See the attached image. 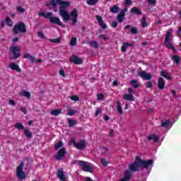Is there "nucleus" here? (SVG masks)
I'll list each match as a JSON object with an SVG mask.
<instances>
[{
    "label": "nucleus",
    "mask_w": 181,
    "mask_h": 181,
    "mask_svg": "<svg viewBox=\"0 0 181 181\" xmlns=\"http://www.w3.org/2000/svg\"><path fill=\"white\" fill-rule=\"evenodd\" d=\"M74 114H76V112L73 110H68V115H69L70 117H73V115H74Z\"/></svg>",
    "instance_id": "nucleus-49"
},
{
    "label": "nucleus",
    "mask_w": 181,
    "mask_h": 181,
    "mask_svg": "<svg viewBox=\"0 0 181 181\" xmlns=\"http://www.w3.org/2000/svg\"><path fill=\"white\" fill-rule=\"evenodd\" d=\"M117 112H119V114H122L123 112L120 102H117Z\"/></svg>",
    "instance_id": "nucleus-40"
},
{
    "label": "nucleus",
    "mask_w": 181,
    "mask_h": 181,
    "mask_svg": "<svg viewBox=\"0 0 181 181\" xmlns=\"http://www.w3.org/2000/svg\"><path fill=\"white\" fill-rule=\"evenodd\" d=\"M130 84L134 87V88H138L139 87V83H138V81L136 79H132L130 81Z\"/></svg>",
    "instance_id": "nucleus-27"
},
{
    "label": "nucleus",
    "mask_w": 181,
    "mask_h": 181,
    "mask_svg": "<svg viewBox=\"0 0 181 181\" xmlns=\"http://www.w3.org/2000/svg\"><path fill=\"white\" fill-rule=\"evenodd\" d=\"M70 62L74 63V64H83V59L76 55H73L70 58Z\"/></svg>",
    "instance_id": "nucleus-17"
},
{
    "label": "nucleus",
    "mask_w": 181,
    "mask_h": 181,
    "mask_svg": "<svg viewBox=\"0 0 181 181\" xmlns=\"http://www.w3.org/2000/svg\"><path fill=\"white\" fill-rule=\"evenodd\" d=\"M8 68L11 69V70L18 71V73H22V69L19 67V65L16 64L15 62H10Z\"/></svg>",
    "instance_id": "nucleus-14"
},
{
    "label": "nucleus",
    "mask_w": 181,
    "mask_h": 181,
    "mask_svg": "<svg viewBox=\"0 0 181 181\" xmlns=\"http://www.w3.org/2000/svg\"><path fill=\"white\" fill-rule=\"evenodd\" d=\"M139 162L140 168H143V169H148L149 166H152L153 165V160L152 159L144 160L139 157Z\"/></svg>",
    "instance_id": "nucleus-7"
},
{
    "label": "nucleus",
    "mask_w": 181,
    "mask_h": 181,
    "mask_svg": "<svg viewBox=\"0 0 181 181\" xmlns=\"http://www.w3.org/2000/svg\"><path fill=\"white\" fill-rule=\"evenodd\" d=\"M177 35V36H181V26L178 28Z\"/></svg>",
    "instance_id": "nucleus-64"
},
{
    "label": "nucleus",
    "mask_w": 181,
    "mask_h": 181,
    "mask_svg": "<svg viewBox=\"0 0 181 181\" xmlns=\"http://www.w3.org/2000/svg\"><path fill=\"white\" fill-rule=\"evenodd\" d=\"M26 24L25 23L21 21L18 23L16 24L13 28V33L14 35H19L21 33H26Z\"/></svg>",
    "instance_id": "nucleus-4"
},
{
    "label": "nucleus",
    "mask_w": 181,
    "mask_h": 181,
    "mask_svg": "<svg viewBox=\"0 0 181 181\" xmlns=\"http://www.w3.org/2000/svg\"><path fill=\"white\" fill-rule=\"evenodd\" d=\"M57 177L60 181H67L66 179V175H64V171L63 168H59L57 172Z\"/></svg>",
    "instance_id": "nucleus-11"
},
{
    "label": "nucleus",
    "mask_w": 181,
    "mask_h": 181,
    "mask_svg": "<svg viewBox=\"0 0 181 181\" xmlns=\"http://www.w3.org/2000/svg\"><path fill=\"white\" fill-rule=\"evenodd\" d=\"M111 26H112V28H117V27H118V23H117V21H113V22L112 23Z\"/></svg>",
    "instance_id": "nucleus-55"
},
{
    "label": "nucleus",
    "mask_w": 181,
    "mask_h": 181,
    "mask_svg": "<svg viewBox=\"0 0 181 181\" xmlns=\"http://www.w3.org/2000/svg\"><path fill=\"white\" fill-rule=\"evenodd\" d=\"M60 148H63V141H59L58 143H57L54 146L55 151H59Z\"/></svg>",
    "instance_id": "nucleus-32"
},
{
    "label": "nucleus",
    "mask_w": 181,
    "mask_h": 181,
    "mask_svg": "<svg viewBox=\"0 0 181 181\" xmlns=\"http://www.w3.org/2000/svg\"><path fill=\"white\" fill-rule=\"evenodd\" d=\"M0 25V29H3V28H5V21H4V20H1Z\"/></svg>",
    "instance_id": "nucleus-54"
},
{
    "label": "nucleus",
    "mask_w": 181,
    "mask_h": 181,
    "mask_svg": "<svg viewBox=\"0 0 181 181\" xmlns=\"http://www.w3.org/2000/svg\"><path fill=\"white\" fill-rule=\"evenodd\" d=\"M16 11L19 13H25V8H23L22 6H17L16 7Z\"/></svg>",
    "instance_id": "nucleus-39"
},
{
    "label": "nucleus",
    "mask_w": 181,
    "mask_h": 181,
    "mask_svg": "<svg viewBox=\"0 0 181 181\" xmlns=\"http://www.w3.org/2000/svg\"><path fill=\"white\" fill-rule=\"evenodd\" d=\"M20 110L22 111V112H23V114H26L27 111H26V107H21Z\"/></svg>",
    "instance_id": "nucleus-62"
},
{
    "label": "nucleus",
    "mask_w": 181,
    "mask_h": 181,
    "mask_svg": "<svg viewBox=\"0 0 181 181\" xmlns=\"http://www.w3.org/2000/svg\"><path fill=\"white\" fill-rule=\"evenodd\" d=\"M123 98L127 101H135V98H134V95L132 94H124Z\"/></svg>",
    "instance_id": "nucleus-21"
},
{
    "label": "nucleus",
    "mask_w": 181,
    "mask_h": 181,
    "mask_svg": "<svg viewBox=\"0 0 181 181\" xmlns=\"http://www.w3.org/2000/svg\"><path fill=\"white\" fill-rule=\"evenodd\" d=\"M51 115H54L55 117H57V115H60L62 114V109H56L53 110L50 112Z\"/></svg>",
    "instance_id": "nucleus-25"
},
{
    "label": "nucleus",
    "mask_w": 181,
    "mask_h": 181,
    "mask_svg": "<svg viewBox=\"0 0 181 181\" xmlns=\"http://www.w3.org/2000/svg\"><path fill=\"white\" fill-rule=\"evenodd\" d=\"M129 169L124 170V177L120 178L118 181H130L131 177H132V173L138 172V169L141 168V165H139V157H136L134 162L130 163L128 165Z\"/></svg>",
    "instance_id": "nucleus-2"
},
{
    "label": "nucleus",
    "mask_w": 181,
    "mask_h": 181,
    "mask_svg": "<svg viewBox=\"0 0 181 181\" xmlns=\"http://www.w3.org/2000/svg\"><path fill=\"white\" fill-rule=\"evenodd\" d=\"M127 11H128V8H127L122 9V10L120 11V13H119V15H120L121 16L125 17V12H127Z\"/></svg>",
    "instance_id": "nucleus-47"
},
{
    "label": "nucleus",
    "mask_w": 181,
    "mask_h": 181,
    "mask_svg": "<svg viewBox=\"0 0 181 181\" xmlns=\"http://www.w3.org/2000/svg\"><path fill=\"white\" fill-rule=\"evenodd\" d=\"M76 45H77V38L72 37L70 41V46H76Z\"/></svg>",
    "instance_id": "nucleus-36"
},
{
    "label": "nucleus",
    "mask_w": 181,
    "mask_h": 181,
    "mask_svg": "<svg viewBox=\"0 0 181 181\" xmlns=\"http://www.w3.org/2000/svg\"><path fill=\"white\" fill-rule=\"evenodd\" d=\"M21 95H23V97H26L27 98H30V93L26 90H23L21 93Z\"/></svg>",
    "instance_id": "nucleus-37"
},
{
    "label": "nucleus",
    "mask_w": 181,
    "mask_h": 181,
    "mask_svg": "<svg viewBox=\"0 0 181 181\" xmlns=\"http://www.w3.org/2000/svg\"><path fill=\"white\" fill-rule=\"evenodd\" d=\"M74 163L78 165L79 168H82V170L84 172H89L90 173H93V167L90 166L87 162L84 160H75Z\"/></svg>",
    "instance_id": "nucleus-5"
},
{
    "label": "nucleus",
    "mask_w": 181,
    "mask_h": 181,
    "mask_svg": "<svg viewBox=\"0 0 181 181\" xmlns=\"http://www.w3.org/2000/svg\"><path fill=\"white\" fill-rule=\"evenodd\" d=\"M173 60H174V62H175V64L177 65L180 63V57L177 55H173Z\"/></svg>",
    "instance_id": "nucleus-35"
},
{
    "label": "nucleus",
    "mask_w": 181,
    "mask_h": 181,
    "mask_svg": "<svg viewBox=\"0 0 181 181\" xmlns=\"http://www.w3.org/2000/svg\"><path fill=\"white\" fill-rule=\"evenodd\" d=\"M95 18L99 26H101L102 29H107L108 28L107 24L104 23V20H103V17H101V16H96Z\"/></svg>",
    "instance_id": "nucleus-16"
},
{
    "label": "nucleus",
    "mask_w": 181,
    "mask_h": 181,
    "mask_svg": "<svg viewBox=\"0 0 181 181\" xmlns=\"http://www.w3.org/2000/svg\"><path fill=\"white\" fill-rule=\"evenodd\" d=\"M24 135H25L26 138H28V139H30L33 136L32 135V132L28 129H24Z\"/></svg>",
    "instance_id": "nucleus-26"
},
{
    "label": "nucleus",
    "mask_w": 181,
    "mask_h": 181,
    "mask_svg": "<svg viewBox=\"0 0 181 181\" xmlns=\"http://www.w3.org/2000/svg\"><path fill=\"white\" fill-rule=\"evenodd\" d=\"M130 33L133 35H136L138 33V30L136 29V28L133 27L130 29Z\"/></svg>",
    "instance_id": "nucleus-45"
},
{
    "label": "nucleus",
    "mask_w": 181,
    "mask_h": 181,
    "mask_svg": "<svg viewBox=\"0 0 181 181\" xmlns=\"http://www.w3.org/2000/svg\"><path fill=\"white\" fill-rule=\"evenodd\" d=\"M152 83L151 81H149L146 85V88H152Z\"/></svg>",
    "instance_id": "nucleus-57"
},
{
    "label": "nucleus",
    "mask_w": 181,
    "mask_h": 181,
    "mask_svg": "<svg viewBox=\"0 0 181 181\" xmlns=\"http://www.w3.org/2000/svg\"><path fill=\"white\" fill-rule=\"evenodd\" d=\"M5 23L6 25H7V26H9L10 28L12 27V25H13V21H12V20L9 17L6 18Z\"/></svg>",
    "instance_id": "nucleus-31"
},
{
    "label": "nucleus",
    "mask_w": 181,
    "mask_h": 181,
    "mask_svg": "<svg viewBox=\"0 0 181 181\" xmlns=\"http://www.w3.org/2000/svg\"><path fill=\"white\" fill-rule=\"evenodd\" d=\"M139 76H140L141 78H144V80H152V75L151 74L146 73L145 71L139 72Z\"/></svg>",
    "instance_id": "nucleus-13"
},
{
    "label": "nucleus",
    "mask_w": 181,
    "mask_h": 181,
    "mask_svg": "<svg viewBox=\"0 0 181 181\" xmlns=\"http://www.w3.org/2000/svg\"><path fill=\"white\" fill-rule=\"evenodd\" d=\"M10 50L13 54V57L10 58L11 60H16L21 57V49L18 47H11Z\"/></svg>",
    "instance_id": "nucleus-8"
},
{
    "label": "nucleus",
    "mask_w": 181,
    "mask_h": 181,
    "mask_svg": "<svg viewBox=\"0 0 181 181\" xmlns=\"http://www.w3.org/2000/svg\"><path fill=\"white\" fill-rule=\"evenodd\" d=\"M100 163H102V165L104 166H107L108 165L109 162L105 158H101Z\"/></svg>",
    "instance_id": "nucleus-43"
},
{
    "label": "nucleus",
    "mask_w": 181,
    "mask_h": 181,
    "mask_svg": "<svg viewBox=\"0 0 181 181\" xmlns=\"http://www.w3.org/2000/svg\"><path fill=\"white\" fill-rule=\"evenodd\" d=\"M128 93H129V94H134L135 93V92H134V89L132 88H128Z\"/></svg>",
    "instance_id": "nucleus-59"
},
{
    "label": "nucleus",
    "mask_w": 181,
    "mask_h": 181,
    "mask_svg": "<svg viewBox=\"0 0 181 181\" xmlns=\"http://www.w3.org/2000/svg\"><path fill=\"white\" fill-rule=\"evenodd\" d=\"M62 40V39L59 38H55V39H51L50 42H52V43H60V41Z\"/></svg>",
    "instance_id": "nucleus-46"
},
{
    "label": "nucleus",
    "mask_w": 181,
    "mask_h": 181,
    "mask_svg": "<svg viewBox=\"0 0 181 181\" xmlns=\"http://www.w3.org/2000/svg\"><path fill=\"white\" fill-rule=\"evenodd\" d=\"M130 12L131 13H134V15H142L141 11L136 7L132 8Z\"/></svg>",
    "instance_id": "nucleus-22"
},
{
    "label": "nucleus",
    "mask_w": 181,
    "mask_h": 181,
    "mask_svg": "<svg viewBox=\"0 0 181 181\" xmlns=\"http://www.w3.org/2000/svg\"><path fill=\"white\" fill-rule=\"evenodd\" d=\"M59 74H60V76H62V77H65L66 76V72L64 71V69H61L59 71Z\"/></svg>",
    "instance_id": "nucleus-48"
},
{
    "label": "nucleus",
    "mask_w": 181,
    "mask_h": 181,
    "mask_svg": "<svg viewBox=\"0 0 181 181\" xmlns=\"http://www.w3.org/2000/svg\"><path fill=\"white\" fill-rule=\"evenodd\" d=\"M158 87L159 90H163V88H165V81L163 80V78H158Z\"/></svg>",
    "instance_id": "nucleus-18"
},
{
    "label": "nucleus",
    "mask_w": 181,
    "mask_h": 181,
    "mask_svg": "<svg viewBox=\"0 0 181 181\" xmlns=\"http://www.w3.org/2000/svg\"><path fill=\"white\" fill-rule=\"evenodd\" d=\"M148 141H153V142H158L159 137L155 134H151L147 137Z\"/></svg>",
    "instance_id": "nucleus-23"
},
{
    "label": "nucleus",
    "mask_w": 181,
    "mask_h": 181,
    "mask_svg": "<svg viewBox=\"0 0 181 181\" xmlns=\"http://www.w3.org/2000/svg\"><path fill=\"white\" fill-rule=\"evenodd\" d=\"M97 2H98V0H88L87 4L93 6V5H95V4H97Z\"/></svg>",
    "instance_id": "nucleus-41"
},
{
    "label": "nucleus",
    "mask_w": 181,
    "mask_h": 181,
    "mask_svg": "<svg viewBox=\"0 0 181 181\" xmlns=\"http://www.w3.org/2000/svg\"><path fill=\"white\" fill-rule=\"evenodd\" d=\"M48 19H49V22L50 23H52V25H57V26H61V28H64V26H63V23H62L59 17L49 16V18H48Z\"/></svg>",
    "instance_id": "nucleus-9"
},
{
    "label": "nucleus",
    "mask_w": 181,
    "mask_h": 181,
    "mask_svg": "<svg viewBox=\"0 0 181 181\" xmlns=\"http://www.w3.org/2000/svg\"><path fill=\"white\" fill-rule=\"evenodd\" d=\"M76 124H77V121L74 120V119H69L68 121V125L70 128L74 127V125H76Z\"/></svg>",
    "instance_id": "nucleus-34"
},
{
    "label": "nucleus",
    "mask_w": 181,
    "mask_h": 181,
    "mask_svg": "<svg viewBox=\"0 0 181 181\" xmlns=\"http://www.w3.org/2000/svg\"><path fill=\"white\" fill-rule=\"evenodd\" d=\"M117 19L118 22H119L121 23L122 22H124V19H125V17L118 14L117 16Z\"/></svg>",
    "instance_id": "nucleus-42"
},
{
    "label": "nucleus",
    "mask_w": 181,
    "mask_h": 181,
    "mask_svg": "<svg viewBox=\"0 0 181 181\" xmlns=\"http://www.w3.org/2000/svg\"><path fill=\"white\" fill-rule=\"evenodd\" d=\"M88 45H90L91 47H93L94 49H98V47H100L98 45V42L95 41H89L88 42Z\"/></svg>",
    "instance_id": "nucleus-28"
},
{
    "label": "nucleus",
    "mask_w": 181,
    "mask_h": 181,
    "mask_svg": "<svg viewBox=\"0 0 181 181\" xmlns=\"http://www.w3.org/2000/svg\"><path fill=\"white\" fill-rule=\"evenodd\" d=\"M50 5L53 6V8H57V4L59 5V15L63 18L64 22H69L70 21V13L69 11H66V8H69L70 6V2L69 1H63L62 0H51L49 2Z\"/></svg>",
    "instance_id": "nucleus-1"
},
{
    "label": "nucleus",
    "mask_w": 181,
    "mask_h": 181,
    "mask_svg": "<svg viewBox=\"0 0 181 181\" xmlns=\"http://www.w3.org/2000/svg\"><path fill=\"white\" fill-rule=\"evenodd\" d=\"M14 127H15V128H16V129H20L21 131H22L23 129H25V127L21 122L16 123L14 124Z\"/></svg>",
    "instance_id": "nucleus-29"
},
{
    "label": "nucleus",
    "mask_w": 181,
    "mask_h": 181,
    "mask_svg": "<svg viewBox=\"0 0 181 181\" xmlns=\"http://www.w3.org/2000/svg\"><path fill=\"white\" fill-rule=\"evenodd\" d=\"M124 4L125 5H132V0H126Z\"/></svg>",
    "instance_id": "nucleus-58"
},
{
    "label": "nucleus",
    "mask_w": 181,
    "mask_h": 181,
    "mask_svg": "<svg viewBox=\"0 0 181 181\" xmlns=\"http://www.w3.org/2000/svg\"><path fill=\"white\" fill-rule=\"evenodd\" d=\"M30 56H31L30 54L26 53V54H25L23 56V59H30Z\"/></svg>",
    "instance_id": "nucleus-60"
},
{
    "label": "nucleus",
    "mask_w": 181,
    "mask_h": 181,
    "mask_svg": "<svg viewBox=\"0 0 181 181\" xmlns=\"http://www.w3.org/2000/svg\"><path fill=\"white\" fill-rule=\"evenodd\" d=\"M110 9L112 13H118V11H119V7H118L117 5H114Z\"/></svg>",
    "instance_id": "nucleus-30"
},
{
    "label": "nucleus",
    "mask_w": 181,
    "mask_h": 181,
    "mask_svg": "<svg viewBox=\"0 0 181 181\" xmlns=\"http://www.w3.org/2000/svg\"><path fill=\"white\" fill-rule=\"evenodd\" d=\"M149 5H155L156 4V0H147Z\"/></svg>",
    "instance_id": "nucleus-53"
},
{
    "label": "nucleus",
    "mask_w": 181,
    "mask_h": 181,
    "mask_svg": "<svg viewBox=\"0 0 181 181\" xmlns=\"http://www.w3.org/2000/svg\"><path fill=\"white\" fill-rule=\"evenodd\" d=\"M170 124V121L165 120V122H161V127L163 128H166L167 127H169Z\"/></svg>",
    "instance_id": "nucleus-38"
},
{
    "label": "nucleus",
    "mask_w": 181,
    "mask_h": 181,
    "mask_svg": "<svg viewBox=\"0 0 181 181\" xmlns=\"http://www.w3.org/2000/svg\"><path fill=\"white\" fill-rule=\"evenodd\" d=\"M98 100H104V94H103V93H99V94L98 95Z\"/></svg>",
    "instance_id": "nucleus-51"
},
{
    "label": "nucleus",
    "mask_w": 181,
    "mask_h": 181,
    "mask_svg": "<svg viewBox=\"0 0 181 181\" xmlns=\"http://www.w3.org/2000/svg\"><path fill=\"white\" fill-rule=\"evenodd\" d=\"M23 166H25V163L21 162L16 168V177L20 179V180H25V179H26V174L25 171H23Z\"/></svg>",
    "instance_id": "nucleus-6"
},
{
    "label": "nucleus",
    "mask_w": 181,
    "mask_h": 181,
    "mask_svg": "<svg viewBox=\"0 0 181 181\" xmlns=\"http://www.w3.org/2000/svg\"><path fill=\"white\" fill-rule=\"evenodd\" d=\"M70 98L72 101H80V98L78 95H72Z\"/></svg>",
    "instance_id": "nucleus-44"
},
{
    "label": "nucleus",
    "mask_w": 181,
    "mask_h": 181,
    "mask_svg": "<svg viewBox=\"0 0 181 181\" xmlns=\"http://www.w3.org/2000/svg\"><path fill=\"white\" fill-rule=\"evenodd\" d=\"M101 112H102L101 109L97 110L95 113V117H98V115H100V114H101Z\"/></svg>",
    "instance_id": "nucleus-56"
},
{
    "label": "nucleus",
    "mask_w": 181,
    "mask_h": 181,
    "mask_svg": "<svg viewBox=\"0 0 181 181\" xmlns=\"http://www.w3.org/2000/svg\"><path fill=\"white\" fill-rule=\"evenodd\" d=\"M37 36H38V37H40L41 39H45V34L42 32H38Z\"/></svg>",
    "instance_id": "nucleus-50"
},
{
    "label": "nucleus",
    "mask_w": 181,
    "mask_h": 181,
    "mask_svg": "<svg viewBox=\"0 0 181 181\" xmlns=\"http://www.w3.org/2000/svg\"><path fill=\"white\" fill-rule=\"evenodd\" d=\"M160 76L162 77H164V78H166L167 80H172V76H170V74H169V73L165 70L160 71Z\"/></svg>",
    "instance_id": "nucleus-19"
},
{
    "label": "nucleus",
    "mask_w": 181,
    "mask_h": 181,
    "mask_svg": "<svg viewBox=\"0 0 181 181\" xmlns=\"http://www.w3.org/2000/svg\"><path fill=\"white\" fill-rule=\"evenodd\" d=\"M114 134H115L114 130L112 129H111L110 132H109V136L112 137V136H114Z\"/></svg>",
    "instance_id": "nucleus-61"
},
{
    "label": "nucleus",
    "mask_w": 181,
    "mask_h": 181,
    "mask_svg": "<svg viewBox=\"0 0 181 181\" xmlns=\"http://www.w3.org/2000/svg\"><path fill=\"white\" fill-rule=\"evenodd\" d=\"M99 37H100V39H103V40H105V41L108 40V38L104 34L100 35L99 36Z\"/></svg>",
    "instance_id": "nucleus-52"
},
{
    "label": "nucleus",
    "mask_w": 181,
    "mask_h": 181,
    "mask_svg": "<svg viewBox=\"0 0 181 181\" xmlns=\"http://www.w3.org/2000/svg\"><path fill=\"white\" fill-rule=\"evenodd\" d=\"M172 30H168L165 33V38L164 40V45L168 49H171L173 50V53H177V50L175 48V46L172 45L170 42H172V38H170V36H172Z\"/></svg>",
    "instance_id": "nucleus-3"
},
{
    "label": "nucleus",
    "mask_w": 181,
    "mask_h": 181,
    "mask_svg": "<svg viewBox=\"0 0 181 181\" xmlns=\"http://www.w3.org/2000/svg\"><path fill=\"white\" fill-rule=\"evenodd\" d=\"M71 21H72V25L74 26L76 25V23L77 22V16H78V13L77 12V9L74 8L71 12Z\"/></svg>",
    "instance_id": "nucleus-15"
},
{
    "label": "nucleus",
    "mask_w": 181,
    "mask_h": 181,
    "mask_svg": "<svg viewBox=\"0 0 181 181\" xmlns=\"http://www.w3.org/2000/svg\"><path fill=\"white\" fill-rule=\"evenodd\" d=\"M75 148H76V149H78L79 151L86 149V148H87V143L86 142V140H80L78 143H76V146H75Z\"/></svg>",
    "instance_id": "nucleus-12"
},
{
    "label": "nucleus",
    "mask_w": 181,
    "mask_h": 181,
    "mask_svg": "<svg viewBox=\"0 0 181 181\" xmlns=\"http://www.w3.org/2000/svg\"><path fill=\"white\" fill-rule=\"evenodd\" d=\"M141 26L142 28H148V23H146V18L145 16L141 18Z\"/></svg>",
    "instance_id": "nucleus-33"
},
{
    "label": "nucleus",
    "mask_w": 181,
    "mask_h": 181,
    "mask_svg": "<svg viewBox=\"0 0 181 181\" xmlns=\"http://www.w3.org/2000/svg\"><path fill=\"white\" fill-rule=\"evenodd\" d=\"M40 16H43L45 18V19H49V16H53V13L52 12H48L47 13H45V12H41L39 13Z\"/></svg>",
    "instance_id": "nucleus-24"
},
{
    "label": "nucleus",
    "mask_w": 181,
    "mask_h": 181,
    "mask_svg": "<svg viewBox=\"0 0 181 181\" xmlns=\"http://www.w3.org/2000/svg\"><path fill=\"white\" fill-rule=\"evenodd\" d=\"M29 59H30L31 63H33L36 58L35 57H33L32 55H30Z\"/></svg>",
    "instance_id": "nucleus-63"
},
{
    "label": "nucleus",
    "mask_w": 181,
    "mask_h": 181,
    "mask_svg": "<svg viewBox=\"0 0 181 181\" xmlns=\"http://www.w3.org/2000/svg\"><path fill=\"white\" fill-rule=\"evenodd\" d=\"M66 151L64 148H60L57 152V155L55 156V159L57 160H62V159H63L64 156H66Z\"/></svg>",
    "instance_id": "nucleus-10"
},
{
    "label": "nucleus",
    "mask_w": 181,
    "mask_h": 181,
    "mask_svg": "<svg viewBox=\"0 0 181 181\" xmlns=\"http://www.w3.org/2000/svg\"><path fill=\"white\" fill-rule=\"evenodd\" d=\"M132 46H134V44L132 43L124 42L121 47V50L122 52H127V49H128V47H132Z\"/></svg>",
    "instance_id": "nucleus-20"
}]
</instances>
